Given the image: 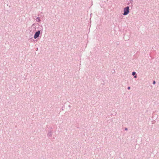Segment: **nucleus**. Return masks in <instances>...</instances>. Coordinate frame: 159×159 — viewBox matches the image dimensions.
<instances>
[{
    "label": "nucleus",
    "mask_w": 159,
    "mask_h": 159,
    "mask_svg": "<svg viewBox=\"0 0 159 159\" xmlns=\"http://www.w3.org/2000/svg\"><path fill=\"white\" fill-rule=\"evenodd\" d=\"M69 107H70V105H69Z\"/></svg>",
    "instance_id": "ddd939ff"
},
{
    "label": "nucleus",
    "mask_w": 159,
    "mask_h": 159,
    "mask_svg": "<svg viewBox=\"0 0 159 159\" xmlns=\"http://www.w3.org/2000/svg\"><path fill=\"white\" fill-rule=\"evenodd\" d=\"M125 130H128V128H125Z\"/></svg>",
    "instance_id": "9b49d317"
},
{
    "label": "nucleus",
    "mask_w": 159,
    "mask_h": 159,
    "mask_svg": "<svg viewBox=\"0 0 159 159\" xmlns=\"http://www.w3.org/2000/svg\"><path fill=\"white\" fill-rule=\"evenodd\" d=\"M30 40L31 41H34V39H33V38H32V37H31V38H30Z\"/></svg>",
    "instance_id": "423d86ee"
},
{
    "label": "nucleus",
    "mask_w": 159,
    "mask_h": 159,
    "mask_svg": "<svg viewBox=\"0 0 159 159\" xmlns=\"http://www.w3.org/2000/svg\"><path fill=\"white\" fill-rule=\"evenodd\" d=\"M116 44L117 45H119L120 44V42L119 41H117L116 43Z\"/></svg>",
    "instance_id": "6e6552de"
},
{
    "label": "nucleus",
    "mask_w": 159,
    "mask_h": 159,
    "mask_svg": "<svg viewBox=\"0 0 159 159\" xmlns=\"http://www.w3.org/2000/svg\"><path fill=\"white\" fill-rule=\"evenodd\" d=\"M36 21L37 22H39L41 21V20H40V18L39 17H37L36 18Z\"/></svg>",
    "instance_id": "39448f33"
},
{
    "label": "nucleus",
    "mask_w": 159,
    "mask_h": 159,
    "mask_svg": "<svg viewBox=\"0 0 159 159\" xmlns=\"http://www.w3.org/2000/svg\"><path fill=\"white\" fill-rule=\"evenodd\" d=\"M35 24H33L32 25V27L34 28L35 27H34V26H35Z\"/></svg>",
    "instance_id": "0eeeda50"
},
{
    "label": "nucleus",
    "mask_w": 159,
    "mask_h": 159,
    "mask_svg": "<svg viewBox=\"0 0 159 159\" xmlns=\"http://www.w3.org/2000/svg\"><path fill=\"white\" fill-rule=\"evenodd\" d=\"M129 6H127L124 8V12L123 13V15L124 16H126L128 15L129 12Z\"/></svg>",
    "instance_id": "f03ea898"
},
{
    "label": "nucleus",
    "mask_w": 159,
    "mask_h": 159,
    "mask_svg": "<svg viewBox=\"0 0 159 159\" xmlns=\"http://www.w3.org/2000/svg\"><path fill=\"white\" fill-rule=\"evenodd\" d=\"M52 129V127L51 128V129L48 130V132L47 134V136L49 138L51 137L52 136L53 130L51 129Z\"/></svg>",
    "instance_id": "7ed1b4c3"
},
{
    "label": "nucleus",
    "mask_w": 159,
    "mask_h": 159,
    "mask_svg": "<svg viewBox=\"0 0 159 159\" xmlns=\"http://www.w3.org/2000/svg\"><path fill=\"white\" fill-rule=\"evenodd\" d=\"M129 4H130V3H129ZM130 4H131V5H132V3H130Z\"/></svg>",
    "instance_id": "f8f14e48"
},
{
    "label": "nucleus",
    "mask_w": 159,
    "mask_h": 159,
    "mask_svg": "<svg viewBox=\"0 0 159 159\" xmlns=\"http://www.w3.org/2000/svg\"><path fill=\"white\" fill-rule=\"evenodd\" d=\"M38 28L40 29V30L36 31L35 33L34 38L35 39L39 37L40 34H42L43 31V27L42 26H40Z\"/></svg>",
    "instance_id": "f257e3e1"
},
{
    "label": "nucleus",
    "mask_w": 159,
    "mask_h": 159,
    "mask_svg": "<svg viewBox=\"0 0 159 159\" xmlns=\"http://www.w3.org/2000/svg\"><path fill=\"white\" fill-rule=\"evenodd\" d=\"M132 75H133L134 76V78H137V74L135 72V71L133 72L132 73Z\"/></svg>",
    "instance_id": "20e7f679"
},
{
    "label": "nucleus",
    "mask_w": 159,
    "mask_h": 159,
    "mask_svg": "<svg viewBox=\"0 0 159 159\" xmlns=\"http://www.w3.org/2000/svg\"><path fill=\"white\" fill-rule=\"evenodd\" d=\"M156 83V82L155 80L153 81V83H152L153 84H155Z\"/></svg>",
    "instance_id": "1a4fd4ad"
},
{
    "label": "nucleus",
    "mask_w": 159,
    "mask_h": 159,
    "mask_svg": "<svg viewBox=\"0 0 159 159\" xmlns=\"http://www.w3.org/2000/svg\"><path fill=\"white\" fill-rule=\"evenodd\" d=\"M127 89L128 90H130V86L128 87V88H127Z\"/></svg>",
    "instance_id": "9d476101"
}]
</instances>
